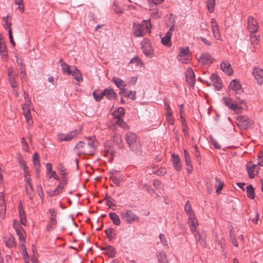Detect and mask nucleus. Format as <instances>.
I'll return each mask as SVG.
<instances>
[{
  "instance_id": "obj_1",
  "label": "nucleus",
  "mask_w": 263,
  "mask_h": 263,
  "mask_svg": "<svg viewBox=\"0 0 263 263\" xmlns=\"http://www.w3.org/2000/svg\"><path fill=\"white\" fill-rule=\"evenodd\" d=\"M96 148V142L94 138L90 137L86 142L80 141L74 146V150L80 156L82 154L92 155L95 154Z\"/></svg>"
},
{
  "instance_id": "obj_2",
  "label": "nucleus",
  "mask_w": 263,
  "mask_h": 263,
  "mask_svg": "<svg viewBox=\"0 0 263 263\" xmlns=\"http://www.w3.org/2000/svg\"><path fill=\"white\" fill-rule=\"evenodd\" d=\"M125 139L130 151L136 155L140 156L142 153L141 146L136 134L128 132L126 134Z\"/></svg>"
},
{
  "instance_id": "obj_3",
  "label": "nucleus",
  "mask_w": 263,
  "mask_h": 263,
  "mask_svg": "<svg viewBox=\"0 0 263 263\" xmlns=\"http://www.w3.org/2000/svg\"><path fill=\"white\" fill-rule=\"evenodd\" d=\"M222 101L226 106H228L231 110L235 112H239L240 110L242 109L243 107L241 105H244L247 107L246 103L243 99L239 96H236V99L234 101L230 98L223 97Z\"/></svg>"
},
{
  "instance_id": "obj_4",
  "label": "nucleus",
  "mask_w": 263,
  "mask_h": 263,
  "mask_svg": "<svg viewBox=\"0 0 263 263\" xmlns=\"http://www.w3.org/2000/svg\"><path fill=\"white\" fill-rule=\"evenodd\" d=\"M151 24L149 21L143 20L140 24L133 23V33L136 37L143 36L150 30Z\"/></svg>"
},
{
  "instance_id": "obj_5",
  "label": "nucleus",
  "mask_w": 263,
  "mask_h": 263,
  "mask_svg": "<svg viewBox=\"0 0 263 263\" xmlns=\"http://www.w3.org/2000/svg\"><path fill=\"white\" fill-rule=\"evenodd\" d=\"M120 216L122 219L125 221L128 224L139 221V217L130 210L121 212Z\"/></svg>"
},
{
  "instance_id": "obj_6",
  "label": "nucleus",
  "mask_w": 263,
  "mask_h": 263,
  "mask_svg": "<svg viewBox=\"0 0 263 263\" xmlns=\"http://www.w3.org/2000/svg\"><path fill=\"white\" fill-rule=\"evenodd\" d=\"M237 124L240 130H245L252 128L254 125V121L247 117L240 116L237 118Z\"/></svg>"
},
{
  "instance_id": "obj_7",
  "label": "nucleus",
  "mask_w": 263,
  "mask_h": 263,
  "mask_svg": "<svg viewBox=\"0 0 263 263\" xmlns=\"http://www.w3.org/2000/svg\"><path fill=\"white\" fill-rule=\"evenodd\" d=\"M141 44L143 53L146 57L152 58L154 54V50L150 41L145 39L142 41Z\"/></svg>"
},
{
  "instance_id": "obj_8",
  "label": "nucleus",
  "mask_w": 263,
  "mask_h": 263,
  "mask_svg": "<svg viewBox=\"0 0 263 263\" xmlns=\"http://www.w3.org/2000/svg\"><path fill=\"white\" fill-rule=\"evenodd\" d=\"M229 90L235 91L236 95H241L243 93V89L239 82L236 79L233 80L229 85Z\"/></svg>"
},
{
  "instance_id": "obj_9",
  "label": "nucleus",
  "mask_w": 263,
  "mask_h": 263,
  "mask_svg": "<svg viewBox=\"0 0 263 263\" xmlns=\"http://www.w3.org/2000/svg\"><path fill=\"white\" fill-rule=\"evenodd\" d=\"M258 24L257 21L252 16L248 18V29L251 33H255L258 30Z\"/></svg>"
},
{
  "instance_id": "obj_10",
  "label": "nucleus",
  "mask_w": 263,
  "mask_h": 263,
  "mask_svg": "<svg viewBox=\"0 0 263 263\" xmlns=\"http://www.w3.org/2000/svg\"><path fill=\"white\" fill-rule=\"evenodd\" d=\"M13 227L15 229L16 233L18 236L19 239L21 241H25V231L23 227L18 223V221L15 219L13 220Z\"/></svg>"
},
{
  "instance_id": "obj_11",
  "label": "nucleus",
  "mask_w": 263,
  "mask_h": 263,
  "mask_svg": "<svg viewBox=\"0 0 263 263\" xmlns=\"http://www.w3.org/2000/svg\"><path fill=\"white\" fill-rule=\"evenodd\" d=\"M103 155L111 159L116 156V152L113 147L107 143L104 144Z\"/></svg>"
},
{
  "instance_id": "obj_12",
  "label": "nucleus",
  "mask_w": 263,
  "mask_h": 263,
  "mask_svg": "<svg viewBox=\"0 0 263 263\" xmlns=\"http://www.w3.org/2000/svg\"><path fill=\"white\" fill-rule=\"evenodd\" d=\"M185 78L186 82L191 86H193L195 82V77L192 68H187L185 73Z\"/></svg>"
},
{
  "instance_id": "obj_13",
  "label": "nucleus",
  "mask_w": 263,
  "mask_h": 263,
  "mask_svg": "<svg viewBox=\"0 0 263 263\" xmlns=\"http://www.w3.org/2000/svg\"><path fill=\"white\" fill-rule=\"evenodd\" d=\"M77 133L78 132L76 130L74 131H72L67 134H60L58 136L59 140L61 142L70 141L77 135Z\"/></svg>"
},
{
  "instance_id": "obj_14",
  "label": "nucleus",
  "mask_w": 263,
  "mask_h": 263,
  "mask_svg": "<svg viewBox=\"0 0 263 263\" xmlns=\"http://www.w3.org/2000/svg\"><path fill=\"white\" fill-rule=\"evenodd\" d=\"M211 27L213 35L216 40H219L221 38L220 33L219 30L218 25L215 18L211 19Z\"/></svg>"
},
{
  "instance_id": "obj_15",
  "label": "nucleus",
  "mask_w": 263,
  "mask_h": 263,
  "mask_svg": "<svg viewBox=\"0 0 263 263\" xmlns=\"http://www.w3.org/2000/svg\"><path fill=\"white\" fill-rule=\"evenodd\" d=\"M253 73L258 84H262L263 83V69L258 67H254Z\"/></svg>"
},
{
  "instance_id": "obj_16",
  "label": "nucleus",
  "mask_w": 263,
  "mask_h": 263,
  "mask_svg": "<svg viewBox=\"0 0 263 263\" xmlns=\"http://www.w3.org/2000/svg\"><path fill=\"white\" fill-rule=\"evenodd\" d=\"M210 79L211 81L213 82V84L215 87V88L217 90H220L222 88V80L220 78L216 73H213Z\"/></svg>"
},
{
  "instance_id": "obj_17",
  "label": "nucleus",
  "mask_w": 263,
  "mask_h": 263,
  "mask_svg": "<svg viewBox=\"0 0 263 263\" xmlns=\"http://www.w3.org/2000/svg\"><path fill=\"white\" fill-rule=\"evenodd\" d=\"M173 165L174 168L179 172L182 168V164L178 155L173 154L172 155Z\"/></svg>"
},
{
  "instance_id": "obj_18",
  "label": "nucleus",
  "mask_w": 263,
  "mask_h": 263,
  "mask_svg": "<svg viewBox=\"0 0 263 263\" xmlns=\"http://www.w3.org/2000/svg\"><path fill=\"white\" fill-rule=\"evenodd\" d=\"M199 61L201 62L202 65H210L212 63V58L210 54L208 53H202Z\"/></svg>"
},
{
  "instance_id": "obj_19",
  "label": "nucleus",
  "mask_w": 263,
  "mask_h": 263,
  "mask_svg": "<svg viewBox=\"0 0 263 263\" xmlns=\"http://www.w3.org/2000/svg\"><path fill=\"white\" fill-rule=\"evenodd\" d=\"M221 69L226 74L231 76L233 73V69L231 64L227 61H223L220 64Z\"/></svg>"
},
{
  "instance_id": "obj_20",
  "label": "nucleus",
  "mask_w": 263,
  "mask_h": 263,
  "mask_svg": "<svg viewBox=\"0 0 263 263\" xmlns=\"http://www.w3.org/2000/svg\"><path fill=\"white\" fill-rule=\"evenodd\" d=\"M101 250L105 251V253L110 258H114L116 256V249L112 246L107 245L105 247H101Z\"/></svg>"
},
{
  "instance_id": "obj_21",
  "label": "nucleus",
  "mask_w": 263,
  "mask_h": 263,
  "mask_svg": "<svg viewBox=\"0 0 263 263\" xmlns=\"http://www.w3.org/2000/svg\"><path fill=\"white\" fill-rule=\"evenodd\" d=\"M256 165L252 163L251 161H249L246 165V169L248 174L249 177L251 179L255 177V174H254V169Z\"/></svg>"
},
{
  "instance_id": "obj_22",
  "label": "nucleus",
  "mask_w": 263,
  "mask_h": 263,
  "mask_svg": "<svg viewBox=\"0 0 263 263\" xmlns=\"http://www.w3.org/2000/svg\"><path fill=\"white\" fill-rule=\"evenodd\" d=\"M103 95L108 100L116 99L117 98V94L111 88H105L103 90Z\"/></svg>"
},
{
  "instance_id": "obj_23",
  "label": "nucleus",
  "mask_w": 263,
  "mask_h": 263,
  "mask_svg": "<svg viewBox=\"0 0 263 263\" xmlns=\"http://www.w3.org/2000/svg\"><path fill=\"white\" fill-rule=\"evenodd\" d=\"M188 223L190 227L191 231L193 233L196 232L197 225H198V221L196 219L195 215L189 217Z\"/></svg>"
},
{
  "instance_id": "obj_24",
  "label": "nucleus",
  "mask_w": 263,
  "mask_h": 263,
  "mask_svg": "<svg viewBox=\"0 0 263 263\" xmlns=\"http://www.w3.org/2000/svg\"><path fill=\"white\" fill-rule=\"evenodd\" d=\"M188 223L190 227L191 231L193 233L196 232L197 225H198V221L196 219L195 215L189 217Z\"/></svg>"
},
{
  "instance_id": "obj_25",
  "label": "nucleus",
  "mask_w": 263,
  "mask_h": 263,
  "mask_svg": "<svg viewBox=\"0 0 263 263\" xmlns=\"http://www.w3.org/2000/svg\"><path fill=\"white\" fill-rule=\"evenodd\" d=\"M70 74H71L73 78L78 82L82 81L83 78L82 76V74L81 73L80 70L78 69H77L76 67H73Z\"/></svg>"
},
{
  "instance_id": "obj_26",
  "label": "nucleus",
  "mask_w": 263,
  "mask_h": 263,
  "mask_svg": "<svg viewBox=\"0 0 263 263\" xmlns=\"http://www.w3.org/2000/svg\"><path fill=\"white\" fill-rule=\"evenodd\" d=\"M9 82L13 88H16L18 86L17 83L16 81V76L13 74L12 71L9 70L8 72Z\"/></svg>"
},
{
  "instance_id": "obj_27",
  "label": "nucleus",
  "mask_w": 263,
  "mask_h": 263,
  "mask_svg": "<svg viewBox=\"0 0 263 263\" xmlns=\"http://www.w3.org/2000/svg\"><path fill=\"white\" fill-rule=\"evenodd\" d=\"M189 48H181L180 49V51L178 54V56L180 58L183 57L184 58L183 59H179V60L181 61L182 63H185L184 61L187 59V57H189Z\"/></svg>"
},
{
  "instance_id": "obj_28",
  "label": "nucleus",
  "mask_w": 263,
  "mask_h": 263,
  "mask_svg": "<svg viewBox=\"0 0 263 263\" xmlns=\"http://www.w3.org/2000/svg\"><path fill=\"white\" fill-rule=\"evenodd\" d=\"M172 33L170 31H167L165 36L161 39V43L163 45L170 47L171 46V38Z\"/></svg>"
},
{
  "instance_id": "obj_29",
  "label": "nucleus",
  "mask_w": 263,
  "mask_h": 263,
  "mask_svg": "<svg viewBox=\"0 0 263 263\" xmlns=\"http://www.w3.org/2000/svg\"><path fill=\"white\" fill-rule=\"evenodd\" d=\"M19 216L20 217L21 222L22 224L25 225L26 222V213L23 208V205L21 202L18 205Z\"/></svg>"
},
{
  "instance_id": "obj_30",
  "label": "nucleus",
  "mask_w": 263,
  "mask_h": 263,
  "mask_svg": "<svg viewBox=\"0 0 263 263\" xmlns=\"http://www.w3.org/2000/svg\"><path fill=\"white\" fill-rule=\"evenodd\" d=\"M110 219L112 220L113 223L116 226H119L121 223V220L119 216L114 212H110L109 214Z\"/></svg>"
},
{
  "instance_id": "obj_31",
  "label": "nucleus",
  "mask_w": 263,
  "mask_h": 263,
  "mask_svg": "<svg viewBox=\"0 0 263 263\" xmlns=\"http://www.w3.org/2000/svg\"><path fill=\"white\" fill-rule=\"evenodd\" d=\"M105 233L108 240L111 241L115 237L116 231L114 229L109 228L105 230Z\"/></svg>"
},
{
  "instance_id": "obj_32",
  "label": "nucleus",
  "mask_w": 263,
  "mask_h": 263,
  "mask_svg": "<svg viewBox=\"0 0 263 263\" xmlns=\"http://www.w3.org/2000/svg\"><path fill=\"white\" fill-rule=\"evenodd\" d=\"M184 210L188 217L194 216V211L192 209L191 204L189 201H187L184 206Z\"/></svg>"
},
{
  "instance_id": "obj_33",
  "label": "nucleus",
  "mask_w": 263,
  "mask_h": 263,
  "mask_svg": "<svg viewBox=\"0 0 263 263\" xmlns=\"http://www.w3.org/2000/svg\"><path fill=\"white\" fill-rule=\"evenodd\" d=\"M157 258L159 263H169L166 258V255L164 252L162 251L157 255Z\"/></svg>"
},
{
  "instance_id": "obj_34",
  "label": "nucleus",
  "mask_w": 263,
  "mask_h": 263,
  "mask_svg": "<svg viewBox=\"0 0 263 263\" xmlns=\"http://www.w3.org/2000/svg\"><path fill=\"white\" fill-rule=\"evenodd\" d=\"M61 66L62 67V70L63 73L70 74L71 73L72 69H70V66L67 65L66 63L63 62L62 59L60 60Z\"/></svg>"
},
{
  "instance_id": "obj_35",
  "label": "nucleus",
  "mask_w": 263,
  "mask_h": 263,
  "mask_svg": "<svg viewBox=\"0 0 263 263\" xmlns=\"http://www.w3.org/2000/svg\"><path fill=\"white\" fill-rule=\"evenodd\" d=\"M92 95L94 99L96 101H101L104 95H103V91H100V90H95L92 92Z\"/></svg>"
},
{
  "instance_id": "obj_36",
  "label": "nucleus",
  "mask_w": 263,
  "mask_h": 263,
  "mask_svg": "<svg viewBox=\"0 0 263 263\" xmlns=\"http://www.w3.org/2000/svg\"><path fill=\"white\" fill-rule=\"evenodd\" d=\"M112 81L119 89L124 88L126 86L125 82L118 77L113 78Z\"/></svg>"
},
{
  "instance_id": "obj_37",
  "label": "nucleus",
  "mask_w": 263,
  "mask_h": 263,
  "mask_svg": "<svg viewBox=\"0 0 263 263\" xmlns=\"http://www.w3.org/2000/svg\"><path fill=\"white\" fill-rule=\"evenodd\" d=\"M246 192L248 198L251 199L255 198L254 189L252 185H249L246 187Z\"/></svg>"
},
{
  "instance_id": "obj_38",
  "label": "nucleus",
  "mask_w": 263,
  "mask_h": 263,
  "mask_svg": "<svg viewBox=\"0 0 263 263\" xmlns=\"http://www.w3.org/2000/svg\"><path fill=\"white\" fill-rule=\"evenodd\" d=\"M215 186L217 188L216 189V193L217 194L220 193V191L223 186V183L220 180V179L218 178H215Z\"/></svg>"
},
{
  "instance_id": "obj_39",
  "label": "nucleus",
  "mask_w": 263,
  "mask_h": 263,
  "mask_svg": "<svg viewBox=\"0 0 263 263\" xmlns=\"http://www.w3.org/2000/svg\"><path fill=\"white\" fill-rule=\"evenodd\" d=\"M57 170L61 175V177H63V176L67 177L66 170L62 163H60L58 164Z\"/></svg>"
},
{
  "instance_id": "obj_40",
  "label": "nucleus",
  "mask_w": 263,
  "mask_h": 263,
  "mask_svg": "<svg viewBox=\"0 0 263 263\" xmlns=\"http://www.w3.org/2000/svg\"><path fill=\"white\" fill-rule=\"evenodd\" d=\"M5 245L8 248H11L14 246H15V239L14 237L10 236L6 240H5Z\"/></svg>"
},
{
  "instance_id": "obj_41",
  "label": "nucleus",
  "mask_w": 263,
  "mask_h": 263,
  "mask_svg": "<svg viewBox=\"0 0 263 263\" xmlns=\"http://www.w3.org/2000/svg\"><path fill=\"white\" fill-rule=\"evenodd\" d=\"M215 0H208L206 2V6L208 11L210 13L213 12L215 8Z\"/></svg>"
},
{
  "instance_id": "obj_42",
  "label": "nucleus",
  "mask_w": 263,
  "mask_h": 263,
  "mask_svg": "<svg viewBox=\"0 0 263 263\" xmlns=\"http://www.w3.org/2000/svg\"><path fill=\"white\" fill-rule=\"evenodd\" d=\"M255 33H251L250 38V42L252 45H257L259 41V36L256 35L254 34Z\"/></svg>"
},
{
  "instance_id": "obj_43",
  "label": "nucleus",
  "mask_w": 263,
  "mask_h": 263,
  "mask_svg": "<svg viewBox=\"0 0 263 263\" xmlns=\"http://www.w3.org/2000/svg\"><path fill=\"white\" fill-rule=\"evenodd\" d=\"M125 114V110L123 107H119L117 112L114 113L116 118H122Z\"/></svg>"
},
{
  "instance_id": "obj_44",
  "label": "nucleus",
  "mask_w": 263,
  "mask_h": 263,
  "mask_svg": "<svg viewBox=\"0 0 263 263\" xmlns=\"http://www.w3.org/2000/svg\"><path fill=\"white\" fill-rule=\"evenodd\" d=\"M111 176H110L109 179L112 181L114 183H115L116 185L119 186L120 185L121 182L123 181V178H120V177H117L113 175V173H111Z\"/></svg>"
},
{
  "instance_id": "obj_45",
  "label": "nucleus",
  "mask_w": 263,
  "mask_h": 263,
  "mask_svg": "<svg viewBox=\"0 0 263 263\" xmlns=\"http://www.w3.org/2000/svg\"><path fill=\"white\" fill-rule=\"evenodd\" d=\"M26 191L28 198L30 200H32L34 195L33 188H29L28 186H26Z\"/></svg>"
},
{
  "instance_id": "obj_46",
  "label": "nucleus",
  "mask_w": 263,
  "mask_h": 263,
  "mask_svg": "<svg viewBox=\"0 0 263 263\" xmlns=\"http://www.w3.org/2000/svg\"><path fill=\"white\" fill-rule=\"evenodd\" d=\"M115 141L117 144L118 145V147L120 149H123L124 147V144L123 143V140L121 136H117L115 138Z\"/></svg>"
},
{
  "instance_id": "obj_47",
  "label": "nucleus",
  "mask_w": 263,
  "mask_h": 263,
  "mask_svg": "<svg viewBox=\"0 0 263 263\" xmlns=\"http://www.w3.org/2000/svg\"><path fill=\"white\" fill-rule=\"evenodd\" d=\"M17 158L21 167L22 168H25L27 167L25 160L22 158L20 154L17 155Z\"/></svg>"
},
{
  "instance_id": "obj_48",
  "label": "nucleus",
  "mask_w": 263,
  "mask_h": 263,
  "mask_svg": "<svg viewBox=\"0 0 263 263\" xmlns=\"http://www.w3.org/2000/svg\"><path fill=\"white\" fill-rule=\"evenodd\" d=\"M39 158V155L37 153H35L33 156V161L35 167L40 166Z\"/></svg>"
},
{
  "instance_id": "obj_49",
  "label": "nucleus",
  "mask_w": 263,
  "mask_h": 263,
  "mask_svg": "<svg viewBox=\"0 0 263 263\" xmlns=\"http://www.w3.org/2000/svg\"><path fill=\"white\" fill-rule=\"evenodd\" d=\"M57 224V219H50V222L47 226V230L50 231V230L54 228Z\"/></svg>"
},
{
  "instance_id": "obj_50",
  "label": "nucleus",
  "mask_w": 263,
  "mask_h": 263,
  "mask_svg": "<svg viewBox=\"0 0 263 263\" xmlns=\"http://www.w3.org/2000/svg\"><path fill=\"white\" fill-rule=\"evenodd\" d=\"M105 199L106 200V204L109 206V208H111L112 205H115V204H114L113 203L114 202H115V200L110 196H106V197L105 198Z\"/></svg>"
},
{
  "instance_id": "obj_51",
  "label": "nucleus",
  "mask_w": 263,
  "mask_h": 263,
  "mask_svg": "<svg viewBox=\"0 0 263 263\" xmlns=\"http://www.w3.org/2000/svg\"><path fill=\"white\" fill-rule=\"evenodd\" d=\"M15 4L19 5L17 9L21 12L23 13L24 12V6L23 4V0H15Z\"/></svg>"
},
{
  "instance_id": "obj_52",
  "label": "nucleus",
  "mask_w": 263,
  "mask_h": 263,
  "mask_svg": "<svg viewBox=\"0 0 263 263\" xmlns=\"http://www.w3.org/2000/svg\"><path fill=\"white\" fill-rule=\"evenodd\" d=\"M112 9L115 11V12L117 13H121L123 12V9H121L116 2H114L112 6Z\"/></svg>"
},
{
  "instance_id": "obj_53",
  "label": "nucleus",
  "mask_w": 263,
  "mask_h": 263,
  "mask_svg": "<svg viewBox=\"0 0 263 263\" xmlns=\"http://www.w3.org/2000/svg\"><path fill=\"white\" fill-rule=\"evenodd\" d=\"M180 118L182 119L181 123L183 126V131L186 132V130H188L189 127L187 126V124L185 121V119L184 117H183L182 115L180 116Z\"/></svg>"
},
{
  "instance_id": "obj_54",
  "label": "nucleus",
  "mask_w": 263,
  "mask_h": 263,
  "mask_svg": "<svg viewBox=\"0 0 263 263\" xmlns=\"http://www.w3.org/2000/svg\"><path fill=\"white\" fill-rule=\"evenodd\" d=\"M49 213L50 215V219H56L57 211L55 209H49Z\"/></svg>"
},
{
  "instance_id": "obj_55",
  "label": "nucleus",
  "mask_w": 263,
  "mask_h": 263,
  "mask_svg": "<svg viewBox=\"0 0 263 263\" xmlns=\"http://www.w3.org/2000/svg\"><path fill=\"white\" fill-rule=\"evenodd\" d=\"M165 109L166 110V116L173 115L170 104L167 102H164Z\"/></svg>"
},
{
  "instance_id": "obj_56",
  "label": "nucleus",
  "mask_w": 263,
  "mask_h": 263,
  "mask_svg": "<svg viewBox=\"0 0 263 263\" xmlns=\"http://www.w3.org/2000/svg\"><path fill=\"white\" fill-rule=\"evenodd\" d=\"M63 188L60 185H59L53 191V193L51 194V196H56L59 195L62 192Z\"/></svg>"
},
{
  "instance_id": "obj_57",
  "label": "nucleus",
  "mask_w": 263,
  "mask_h": 263,
  "mask_svg": "<svg viewBox=\"0 0 263 263\" xmlns=\"http://www.w3.org/2000/svg\"><path fill=\"white\" fill-rule=\"evenodd\" d=\"M29 105L23 104L22 105V109L23 114L25 115L30 114V110L28 107Z\"/></svg>"
},
{
  "instance_id": "obj_58",
  "label": "nucleus",
  "mask_w": 263,
  "mask_h": 263,
  "mask_svg": "<svg viewBox=\"0 0 263 263\" xmlns=\"http://www.w3.org/2000/svg\"><path fill=\"white\" fill-rule=\"evenodd\" d=\"M166 168L162 167L157 171L155 173L158 176H163L166 174Z\"/></svg>"
},
{
  "instance_id": "obj_59",
  "label": "nucleus",
  "mask_w": 263,
  "mask_h": 263,
  "mask_svg": "<svg viewBox=\"0 0 263 263\" xmlns=\"http://www.w3.org/2000/svg\"><path fill=\"white\" fill-rule=\"evenodd\" d=\"M8 33H9V40H10V42L11 43V45L13 46H15V43L13 40V35H12V28H10L9 29V31H8Z\"/></svg>"
},
{
  "instance_id": "obj_60",
  "label": "nucleus",
  "mask_w": 263,
  "mask_h": 263,
  "mask_svg": "<svg viewBox=\"0 0 263 263\" xmlns=\"http://www.w3.org/2000/svg\"><path fill=\"white\" fill-rule=\"evenodd\" d=\"M257 165L263 166V152H260L258 154Z\"/></svg>"
},
{
  "instance_id": "obj_61",
  "label": "nucleus",
  "mask_w": 263,
  "mask_h": 263,
  "mask_svg": "<svg viewBox=\"0 0 263 263\" xmlns=\"http://www.w3.org/2000/svg\"><path fill=\"white\" fill-rule=\"evenodd\" d=\"M117 119V124L122 128H124L126 126V123L123 121L122 118H116Z\"/></svg>"
},
{
  "instance_id": "obj_62",
  "label": "nucleus",
  "mask_w": 263,
  "mask_h": 263,
  "mask_svg": "<svg viewBox=\"0 0 263 263\" xmlns=\"http://www.w3.org/2000/svg\"><path fill=\"white\" fill-rule=\"evenodd\" d=\"M28 124L30 126H32L33 124V121L32 120V117L30 114L26 115L24 116Z\"/></svg>"
},
{
  "instance_id": "obj_63",
  "label": "nucleus",
  "mask_w": 263,
  "mask_h": 263,
  "mask_svg": "<svg viewBox=\"0 0 263 263\" xmlns=\"http://www.w3.org/2000/svg\"><path fill=\"white\" fill-rule=\"evenodd\" d=\"M130 63H136V64H142V63L141 62V59L138 57H136L133 58H132L130 61Z\"/></svg>"
},
{
  "instance_id": "obj_64",
  "label": "nucleus",
  "mask_w": 263,
  "mask_h": 263,
  "mask_svg": "<svg viewBox=\"0 0 263 263\" xmlns=\"http://www.w3.org/2000/svg\"><path fill=\"white\" fill-rule=\"evenodd\" d=\"M62 178V181L60 182V184L63 189L65 187V186L67 184V177L63 176Z\"/></svg>"
}]
</instances>
